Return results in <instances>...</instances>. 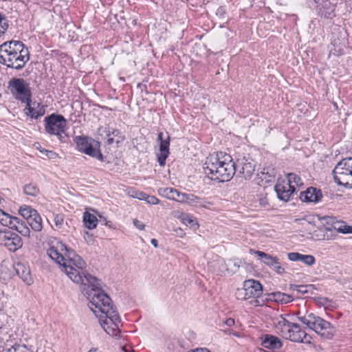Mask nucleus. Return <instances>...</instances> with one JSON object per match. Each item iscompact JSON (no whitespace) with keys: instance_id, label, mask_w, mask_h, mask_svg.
I'll use <instances>...</instances> for the list:
<instances>
[{"instance_id":"nucleus-1","label":"nucleus","mask_w":352,"mask_h":352,"mask_svg":"<svg viewBox=\"0 0 352 352\" xmlns=\"http://www.w3.org/2000/svg\"><path fill=\"white\" fill-rule=\"evenodd\" d=\"M47 254L61 266L62 270L73 282L81 284V292L91 300V305L107 314H115L109 307L111 298L102 289L100 280L85 271V261L72 249L54 238L50 241Z\"/></svg>"},{"instance_id":"nucleus-2","label":"nucleus","mask_w":352,"mask_h":352,"mask_svg":"<svg viewBox=\"0 0 352 352\" xmlns=\"http://www.w3.org/2000/svg\"><path fill=\"white\" fill-rule=\"evenodd\" d=\"M204 170L210 179L224 182L230 181L233 177L236 168L232 156L220 151L207 157L204 164Z\"/></svg>"},{"instance_id":"nucleus-3","label":"nucleus","mask_w":352,"mask_h":352,"mask_svg":"<svg viewBox=\"0 0 352 352\" xmlns=\"http://www.w3.org/2000/svg\"><path fill=\"white\" fill-rule=\"evenodd\" d=\"M29 60V51L22 42L11 41L0 45V63L12 66L14 60L20 62L16 66H23Z\"/></svg>"},{"instance_id":"nucleus-4","label":"nucleus","mask_w":352,"mask_h":352,"mask_svg":"<svg viewBox=\"0 0 352 352\" xmlns=\"http://www.w3.org/2000/svg\"><path fill=\"white\" fill-rule=\"evenodd\" d=\"M67 122L63 116L52 113L44 119L45 131L50 135L56 136L60 142H65Z\"/></svg>"},{"instance_id":"nucleus-5","label":"nucleus","mask_w":352,"mask_h":352,"mask_svg":"<svg viewBox=\"0 0 352 352\" xmlns=\"http://www.w3.org/2000/svg\"><path fill=\"white\" fill-rule=\"evenodd\" d=\"M89 300V304L88 306L91 309V310L96 315V317H98V313H101L102 315L100 316V323L101 327L104 329V330L111 336H116V331H117L119 329V324L121 323V319L120 318V316L117 311V310L113 307L111 305V300L109 302V307L111 309H112V311L114 312L115 315L117 316L116 317L114 316V314H107L105 312H102V310H100L98 307H96L94 305H91V300Z\"/></svg>"},{"instance_id":"nucleus-6","label":"nucleus","mask_w":352,"mask_h":352,"mask_svg":"<svg viewBox=\"0 0 352 352\" xmlns=\"http://www.w3.org/2000/svg\"><path fill=\"white\" fill-rule=\"evenodd\" d=\"M333 175L338 186L352 189V157L340 160L333 168Z\"/></svg>"},{"instance_id":"nucleus-7","label":"nucleus","mask_w":352,"mask_h":352,"mask_svg":"<svg viewBox=\"0 0 352 352\" xmlns=\"http://www.w3.org/2000/svg\"><path fill=\"white\" fill-rule=\"evenodd\" d=\"M79 151L104 162V158L100 151V143L94 138L88 136H76L74 138Z\"/></svg>"},{"instance_id":"nucleus-8","label":"nucleus","mask_w":352,"mask_h":352,"mask_svg":"<svg viewBox=\"0 0 352 352\" xmlns=\"http://www.w3.org/2000/svg\"><path fill=\"white\" fill-rule=\"evenodd\" d=\"M9 87L15 99L21 102H32V92L24 80L16 78L9 82Z\"/></svg>"},{"instance_id":"nucleus-9","label":"nucleus","mask_w":352,"mask_h":352,"mask_svg":"<svg viewBox=\"0 0 352 352\" xmlns=\"http://www.w3.org/2000/svg\"><path fill=\"white\" fill-rule=\"evenodd\" d=\"M262 294L263 286L260 282L254 279H249L243 282V289H238L236 295L238 299L247 300L252 298H258Z\"/></svg>"},{"instance_id":"nucleus-10","label":"nucleus","mask_w":352,"mask_h":352,"mask_svg":"<svg viewBox=\"0 0 352 352\" xmlns=\"http://www.w3.org/2000/svg\"><path fill=\"white\" fill-rule=\"evenodd\" d=\"M309 329L324 338L329 340L333 338L336 331V327L329 322L316 315H315Z\"/></svg>"},{"instance_id":"nucleus-11","label":"nucleus","mask_w":352,"mask_h":352,"mask_svg":"<svg viewBox=\"0 0 352 352\" xmlns=\"http://www.w3.org/2000/svg\"><path fill=\"white\" fill-rule=\"evenodd\" d=\"M0 245L10 252H15L23 245V240L19 235L9 230L0 231Z\"/></svg>"},{"instance_id":"nucleus-12","label":"nucleus","mask_w":352,"mask_h":352,"mask_svg":"<svg viewBox=\"0 0 352 352\" xmlns=\"http://www.w3.org/2000/svg\"><path fill=\"white\" fill-rule=\"evenodd\" d=\"M285 338L292 342L303 343H310L311 339V336L307 334L298 324L293 322L290 326L287 337Z\"/></svg>"},{"instance_id":"nucleus-13","label":"nucleus","mask_w":352,"mask_h":352,"mask_svg":"<svg viewBox=\"0 0 352 352\" xmlns=\"http://www.w3.org/2000/svg\"><path fill=\"white\" fill-rule=\"evenodd\" d=\"M170 136L166 133V138H164V133L160 132L158 133L157 142H160V153H157V162L161 166H164L166 160L170 154Z\"/></svg>"},{"instance_id":"nucleus-14","label":"nucleus","mask_w":352,"mask_h":352,"mask_svg":"<svg viewBox=\"0 0 352 352\" xmlns=\"http://www.w3.org/2000/svg\"><path fill=\"white\" fill-rule=\"evenodd\" d=\"M272 321L275 331L284 338L287 337L292 322H289L283 315L274 317Z\"/></svg>"},{"instance_id":"nucleus-15","label":"nucleus","mask_w":352,"mask_h":352,"mask_svg":"<svg viewBox=\"0 0 352 352\" xmlns=\"http://www.w3.org/2000/svg\"><path fill=\"white\" fill-rule=\"evenodd\" d=\"M275 191L279 199L288 201L295 192L294 186H290L285 180L279 181L274 186Z\"/></svg>"},{"instance_id":"nucleus-16","label":"nucleus","mask_w":352,"mask_h":352,"mask_svg":"<svg viewBox=\"0 0 352 352\" xmlns=\"http://www.w3.org/2000/svg\"><path fill=\"white\" fill-rule=\"evenodd\" d=\"M241 167L239 173L245 179H250L254 172V164L252 160L243 157L242 159L237 160L236 166Z\"/></svg>"},{"instance_id":"nucleus-17","label":"nucleus","mask_w":352,"mask_h":352,"mask_svg":"<svg viewBox=\"0 0 352 352\" xmlns=\"http://www.w3.org/2000/svg\"><path fill=\"white\" fill-rule=\"evenodd\" d=\"M322 194L320 190L309 187L305 191L301 192L300 199L304 202L317 203L321 200Z\"/></svg>"},{"instance_id":"nucleus-18","label":"nucleus","mask_w":352,"mask_h":352,"mask_svg":"<svg viewBox=\"0 0 352 352\" xmlns=\"http://www.w3.org/2000/svg\"><path fill=\"white\" fill-rule=\"evenodd\" d=\"M318 8L319 14L327 19H332L335 16L336 4L329 0L323 1L322 3L318 2Z\"/></svg>"},{"instance_id":"nucleus-19","label":"nucleus","mask_w":352,"mask_h":352,"mask_svg":"<svg viewBox=\"0 0 352 352\" xmlns=\"http://www.w3.org/2000/svg\"><path fill=\"white\" fill-rule=\"evenodd\" d=\"M105 133L107 136V144L108 145H111L113 142L119 144L124 140V136L119 129L108 127L105 129Z\"/></svg>"},{"instance_id":"nucleus-20","label":"nucleus","mask_w":352,"mask_h":352,"mask_svg":"<svg viewBox=\"0 0 352 352\" xmlns=\"http://www.w3.org/2000/svg\"><path fill=\"white\" fill-rule=\"evenodd\" d=\"M287 257L292 261H301L308 266L313 265L316 262V259L314 256L309 254L304 255L298 252L288 253Z\"/></svg>"},{"instance_id":"nucleus-21","label":"nucleus","mask_w":352,"mask_h":352,"mask_svg":"<svg viewBox=\"0 0 352 352\" xmlns=\"http://www.w3.org/2000/svg\"><path fill=\"white\" fill-rule=\"evenodd\" d=\"M262 346L269 349H278L282 347V341L276 336L266 334L262 341Z\"/></svg>"},{"instance_id":"nucleus-22","label":"nucleus","mask_w":352,"mask_h":352,"mask_svg":"<svg viewBox=\"0 0 352 352\" xmlns=\"http://www.w3.org/2000/svg\"><path fill=\"white\" fill-rule=\"evenodd\" d=\"M14 220L10 228L16 230L24 236H29L30 230L27 223L18 217H15Z\"/></svg>"},{"instance_id":"nucleus-23","label":"nucleus","mask_w":352,"mask_h":352,"mask_svg":"<svg viewBox=\"0 0 352 352\" xmlns=\"http://www.w3.org/2000/svg\"><path fill=\"white\" fill-rule=\"evenodd\" d=\"M27 223L35 232H41L43 229L42 218L38 212L32 217Z\"/></svg>"},{"instance_id":"nucleus-24","label":"nucleus","mask_w":352,"mask_h":352,"mask_svg":"<svg viewBox=\"0 0 352 352\" xmlns=\"http://www.w3.org/2000/svg\"><path fill=\"white\" fill-rule=\"evenodd\" d=\"M83 222L86 228L93 230L97 226L98 219L94 214L85 212L83 214Z\"/></svg>"},{"instance_id":"nucleus-25","label":"nucleus","mask_w":352,"mask_h":352,"mask_svg":"<svg viewBox=\"0 0 352 352\" xmlns=\"http://www.w3.org/2000/svg\"><path fill=\"white\" fill-rule=\"evenodd\" d=\"M16 271L24 282L27 283L28 285L30 284L32 279L29 268H25L22 264L18 263Z\"/></svg>"},{"instance_id":"nucleus-26","label":"nucleus","mask_w":352,"mask_h":352,"mask_svg":"<svg viewBox=\"0 0 352 352\" xmlns=\"http://www.w3.org/2000/svg\"><path fill=\"white\" fill-rule=\"evenodd\" d=\"M256 254L261 257L262 261L267 266L272 267L274 265L278 258L276 256H272L270 254L265 253L261 251H256Z\"/></svg>"},{"instance_id":"nucleus-27","label":"nucleus","mask_w":352,"mask_h":352,"mask_svg":"<svg viewBox=\"0 0 352 352\" xmlns=\"http://www.w3.org/2000/svg\"><path fill=\"white\" fill-rule=\"evenodd\" d=\"M256 254L261 257L262 261L267 266L272 267L274 265L278 258L276 256H272L270 254L265 253L261 251H256Z\"/></svg>"},{"instance_id":"nucleus-28","label":"nucleus","mask_w":352,"mask_h":352,"mask_svg":"<svg viewBox=\"0 0 352 352\" xmlns=\"http://www.w3.org/2000/svg\"><path fill=\"white\" fill-rule=\"evenodd\" d=\"M256 254L261 257L262 261L267 266L272 267L274 265L278 258L276 256H272L270 254L265 253L261 251H256Z\"/></svg>"},{"instance_id":"nucleus-29","label":"nucleus","mask_w":352,"mask_h":352,"mask_svg":"<svg viewBox=\"0 0 352 352\" xmlns=\"http://www.w3.org/2000/svg\"><path fill=\"white\" fill-rule=\"evenodd\" d=\"M272 295L274 301L281 304H287L294 300L292 296L280 292H274L272 294Z\"/></svg>"},{"instance_id":"nucleus-30","label":"nucleus","mask_w":352,"mask_h":352,"mask_svg":"<svg viewBox=\"0 0 352 352\" xmlns=\"http://www.w3.org/2000/svg\"><path fill=\"white\" fill-rule=\"evenodd\" d=\"M287 183L289 184L290 186H294L295 190L296 189V187L303 185V182L301 178L298 175L294 173L287 174Z\"/></svg>"},{"instance_id":"nucleus-31","label":"nucleus","mask_w":352,"mask_h":352,"mask_svg":"<svg viewBox=\"0 0 352 352\" xmlns=\"http://www.w3.org/2000/svg\"><path fill=\"white\" fill-rule=\"evenodd\" d=\"M177 191V190L169 187L160 188L158 189V193L160 195L172 200H174L175 198Z\"/></svg>"},{"instance_id":"nucleus-32","label":"nucleus","mask_w":352,"mask_h":352,"mask_svg":"<svg viewBox=\"0 0 352 352\" xmlns=\"http://www.w3.org/2000/svg\"><path fill=\"white\" fill-rule=\"evenodd\" d=\"M37 211L30 206L21 207L19 210L20 214L27 220V221L33 217Z\"/></svg>"},{"instance_id":"nucleus-33","label":"nucleus","mask_w":352,"mask_h":352,"mask_svg":"<svg viewBox=\"0 0 352 352\" xmlns=\"http://www.w3.org/2000/svg\"><path fill=\"white\" fill-rule=\"evenodd\" d=\"M23 192L25 195L36 197L39 193V188L36 184H26L23 188Z\"/></svg>"},{"instance_id":"nucleus-34","label":"nucleus","mask_w":352,"mask_h":352,"mask_svg":"<svg viewBox=\"0 0 352 352\" xmlns=\"http://www.w3.org/2000/svg\"><path fill=\"white\" fill-rule=\"evenodd\" d=\"M16 217H12L8 213H4L1 217H0V223L4 226H8L10 228H11L12 225L13 224V222Z\"/></svg>"},{"instance_id":"nucleus-35","label":"nucleus","mask_w":352,"mask_h":352,"mask_svg":"<svg viewBox=\"0 0 352 352\" xmlns=\"http://www.w3.org/2000/svg\"><path fill=\"white\" fill-rule=\"evenodd\" d=\"M191 206H197L201 204V198L192 193H186V202Z\"/></svg>"},{"instance_id":"nucleus-36","label":"nucleus","mask_w":352,"mask_h":352,"mask_svg":"<svg viewBox=\"0 0 352 352\" xmlns=\"http://www.w3.org/2000/svg\"><path fill=\"white\" fill-rule=\"evenodd\" d=\"M314 316L315 314L313 313L307 314L305 316H299L298 320L303 324L307 325V327L309 328L310 325L312 324Z\"/></svg>"},{"instance_id":"nucleus-37","label":"nucleus","mask_w":352,"mask_h":352,"mask_svg":"<svg viewBox=\"0 0 352 352\" xmlns=\"http://www.w3.org/2000/svg\"><path fill=\"white\" fill-rule=\"evenodd\" d=\"M8 28V22L6 17L0 13V36L5 33Z\"/></svg>"},{"instance_id":"nucleus-38","label":"nucleus","mask_w":352,"mask_h":352,"mask_svg":"<svg viewBox=\"0 0 352 352\" xmlns=\"http://www.w3.org/2000/svg\"><path fill=\"white\" fill-rule=\"evenodd\" d=\"M31 102H27L25 104H26V107L25 108V111H26V114L28 115V116H30L32 118H33V115L37 112V109H36V102H33V106L34 107H32L31 105Z\"/></svg>"},{"instance_id":"nucleus-39","label":"nucleus","mask_w":352,"mask_h":352,"mask_svg":"<svg viewBox=\"0 0 352 352\" xmlns=\"http://www.w3.org/2000/svg\"><path fill=\"white\" fill-rule=\"evenodd\" d=\"M8 352H32L25 344H15L11 349H8Z\"/></svg>"},{"instance_id":"nucleus-40","label":"nucleus","mask_w":352,"mask_h":352,"mask_svg":"<svg viewBox=\"0 0 352 352\" xmlns=\"http://www.w3.org/2000/svg\"><path fill=\"white\" fill-rule=\"evenodd\" d=\"M37 112L33 115L34 119H38L43 116L45 113V107L41 103H36Z\"/></svg>"},{"instance_id":"nucleus-41","label":"nucleus","mask_w":352,"mask_h":352,"mask_svg":"<svg viewBox=\"0 0 352 352\" xmlns=\"http://www.w3.org/2000/svg\"><path fill=\"white\" fill-rule=\"evenodd\" d=\"M273 270L278 274H283L285 272V267L281 265L279 259L276 260L274 265L272 267Z\"/></svg>"},{"instance_id":"nucleus-42","label":"nucleus","mask_w":352,"mask_h":352,"mask_svg":"<svg viewBox=\"0 0 352 352\" xmlns=\"http://www.w3.org/2000/svg\"><path fill=\"white\" fill-rule=\"evenodd\" d=\"M335 228L338 230V232L340 233H352V226H351L341 225L337 228L335 227Z\"/></svg>"},{"instance_id":"nucleus-43","label":"nucleus","mask_w":352,"mask_h":352,"mask_svg":"<svg viewBox=\"0 0 352 352\" xmlns=\"http://www.w3.org/2000/svg\"><path fill=\"white\" fill-rule=\"evenodd\" d=\"M186 193L181 192L179 191H177L175 195V198L174 199V201H177L181 203H185L186 202Z\"/></svg>"},{"instance_id":"nucleus-44","label":"nucleus","mask_w":352,"mask_h":352,"mask_svg":"<svg viewBox=\"0 0 352 352\" xmlns=\"http://www.w3.org/2000/svg\"><path fill=\"white\" fill-rule=\"evenodd\" d=\"M145 201L150 204H157L160 202V199L155 196L146 195Z\"/></svg>"},{"instance_id":"nucleus-45","label":"nucleus","mask_w":352,"mask_h":352,"mask_svg":"<svg viewBox=\"0 0 352 352\" xmlns=\"http://www.w3.org/2000/svg\"><path fill=\"white\" fill-rule=\"evenodd\" d=\"M183 222L186 225H197L196 221L190 216L186 215V217H184L183 218Z\"/></svg>"},{"instance_id":"nucleus-46","label":"nucleus","mask_w":352,"mask_h":352,"mask_svg":"<svg viewBox=\"0 0 352 352\" xmlns=\"http://www.w3.org/2000/svg\"><path fill=\"white\" fill-rule=\"evenodd\" d=\"M146 193L142 192V191H136L134 192V195L132 196L135 198H137L140 200H145L146 197Z\"/></svg>"},{"instance_id":"nucleus-47","label":"nucleus","mask_w":352,"mask_h":352,"mask_svg":"<svg viewBox=\"0 0 352 352\" xmlns=\"http://www.w3.org/2000/svg\"><path fill=\"white\" fill-rule=\"evenodd\" d=\"M41 152L43 153L50 159H54L56 156V153L52 151L41 150Z\"/></svg>"},{"instance_id":"nucleus-48","label":"nucleus","mask_w":352,"mask_h":352,"mask_svg":"<svg viewBox=\"0 0 352 352\" xmlns=\"http://www.w3.org/2000/svg\"><path fill=\"white\" fill-rule=\"evenodd\" d=\"M133 224L140 230H143L145 228V225L144 224V223L136 219L133 220Z\"/></svg>"},{"instance_id":"nucleus-49","label":"nucleus","mask_w":352,"mask_h":352,"mask_svg":"<svg viewBox=\"0 0 352 352\" xmlns=\"http://www.w3.org/2000/svg\"><path fill=\"white\" fill-rule=\"evenodd\" d=\"M308 285H299L297 292L299 294H305L308 293Z\"/></svg>"},{"instance_id":"nucleus-50","label":"nucleus","mask_w":352,"mask_h":352,"mask_svg":"<svg viewBox=\"0 0 352 352\" xmlns=\"http://www.w3.org/2000/svg\"><path fill=\"white\" fill-rule=\"evenodd\" d=\"M54 222L56 226H60L63 223V219L61 216L56 215L54 218Z\"/></svg>"},{"instance_id":"nucleus-51","label":"nucleus","mask_w":352,"mask_h":352,"mask_svg":"<svg viewBox=\"0 0 352 352\" xmlns=\"http://www.w3.org/2000/svg\"><path fill=\"white\" fill-rule=\"evenodd\" d=\"M266 174L269 175V179H268L269 181H271L272 179H274L276 177V173H275L274 169L271 170L270 172L267 171L266 173Z\"/></svg>"},{"instance_id":"nucleus-52","label":"nucleus","mask_w":352,"mask_h":352,"mask_svg":"<svg viewBox=\"0 0 352 352\" xmlns=\"http://www.w3.org/2000/svg\"><path fill=\"white\" fill-rule=\"evenodd\" d=\"M226 324L229 326V327H231L232 325L234 324V320L232 319V318H228L226 322Z\"/></svg>"},{"instance_id":"nucleus-53","label":"nucleus","mask_w":352,"mask_h":352,"mask_svg":"<svg viewBox=\"0 0 352 352\" xmlns=\"http://www.w3.org/2000/svg\"><path fill=\"white\" fill-rule=\"evenodd\" d=\"M298 287H299V285H294V284L290 285V289H292L293 291L297 292Z\"/></svg>"},{"instance_id":"nucleus-54","label":"nucleus","mask_w":352,"mask_h":352,"mask_svg":"<svg viewBox=\"0 0 352 352\" xmlns=\"http://www.w3.org/2000/svg\"><path fill=\"white\" fill-rule=\"evenodd\" d=\"M151 244L155 247V248H157V243H158V241L157 239H152L151 241Z\"/></svg>"},{"instance_id":"nucleus-55","label":"nucleus","mask_w":352,"mask_h":352,"mask_svg":"<svg viewBox=\"0 0 352 352\" xmlns=\"http://www.w3.org/2000/svg\"><path fill=\"white\" fill-rule=\"evenodd\" d=\"M193 352H210V351L209 350H208L207 349L201 348V349H196Z\"/></svg>"},{"instance_id":"nucleus-56","label":"nucleus","mask_w":352,"mask_h":352,"mask_svg":"<svg viewBox=\"0 0 352 352\" xmlns=\"http://www.w3.org/2000/svg\"><path fill=\"white\" fill-rule=\"evenodd\" d=\"M105 225L107 226L109 228H111L112 227V222L109 221H107L106 219H105Z\"/></svg>"},{"instance_id":"nucleus-57","label":"nucleus","mask_w":352,"mask_h":352,"mask_svg":"<svg viewBox=\"0 0 352 352\" xmlns=\"http://www.w3.org/2000/svg\"><path fill=\"white\" fill-rule=\"evenodd\" d=\"M88 352H100L97 349H91Z\"/></svg>"},{"instance_id":"nucleus-58","label":"nucleus","mask_w":352,"mask_h":352,"mask_svg":"<svg viewBox=\"0 0 352 352\" xmlns=\"http://www.w3.org/2000/svg\"><path fill=\"white\" fill-rule=\"evenodd\" d=\"M5 213L2 210L0 209V217Z\"/></svg>"},{"instance_id":"nucleus-59","label":"nucleus","mask_w":352,"mask_h":352,"mask_svg":"<svg viewBox=\"0 0 352 352\" xmlns=\"http://www.w3.org/2000/svg\"><path fill=\"white\" fill-rule=\"evenodd\" d=\"M16 69H21L22 67H15Z\"/></svg>"},{"instance_id":"nucleus-60","label":"nucleus","mask_w":352,"mask_h":352,"mask_svg":"<svg viewBox=\"0 0 352 352\" xmlns=\"http://www.w3.org/2000/svg\"><path fill=\"white\" fill-rule=\"evenodd\" d=\"M1 97V94H0V98Z\"/></svg>"}]
</instances>
